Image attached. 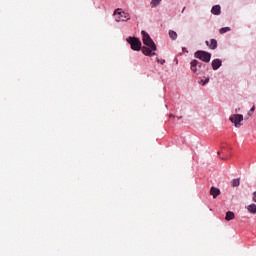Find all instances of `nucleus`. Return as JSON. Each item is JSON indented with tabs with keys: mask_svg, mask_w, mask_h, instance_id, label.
Returning <instances> with one entry per match:
<instances>
[{
	"mask_svg": "<svg viewBox=\"0 0 256 256\" xmlns=\"http://www.w3.org/2000/svg\"><path fill=\"white\" fill-rule=\"evenodd\" d=\"M141 35L142 41L144 45H146L142 48V53L147 57H155L157 53L153 51H157V45H155V42L153 41V39H151V36H149V33H147L146 31L143 30L141 32Z\"/></svg>",
	"mask_w": 256,
	"mask_h": 256,
	"instance_id": "nucleus-1",
	"label": "nucleus"
},
{
	"mask_svg": "<svg viewBox=\"0 0 256 256\" xmlns=\"http://www.w3.org/2000/svg\"><path fill=\"white\" fill-rule=\"evenodd\" d=\"M114 19L117 21V23H119L121 21H129L131 16H129V13L123 11L121 8H118L114 11Z\"/></svg>",
	"mask_w": 256,
	"mask_h": 256,
	"instance_id": "nucleus-2",
	"label": "nucleus"
},
{
	"mask_svg": "<svg viewBox=\"0 0 256 256\" xmlns=\"http://www.w3.org/2000/svg\"><path fill=\"white\" fill-rule=\"evenodd\" d=\"M194 57L200 59V61H203L204 63H209V61H211V53L203 50L196 51Z\"/></svg>",
	"mask_w": 256,
	"mask_h": 256,
	"instance_id": "nucleus-3",
	"label": "nucleus"
},
{
	"mask_svg": "<svg viewBox=\"0 0 256 256\" xmlns=\"http://www.w3.org/2000/svg\"><path fill=\"white\" fill-rule=\"evenodd\" d=\"M127 41L131 45L133 51H141V40H139V38L129 37L127 38Z\"/></svg>",
	"mask_w": 256,
	"mask_h": 256,
	"instance_id": "nucleus-4",
	"label": "nucleus"
},
{
	"mask_svg": "<svg viewBox=\"0 0 256 256\" xmlns=\"http://www.w3.org/2000/svg\"><path fill=\"white\" fill-rule=\"evenodd\" d=\"M201 67H205V64L199 62V60L191 61V71L194 72L196 75H201Z\"/></svg>",
	"mask_w": 256,
	"mask_h": 256,
	"instance_id": "nucleus-5",
	"label": "nucleus"
},
{
	"mask_svg": "<svg viewBox=\"0 0 256 256\" xmlns=\"http://www.w3.org/2000/svg\"><path fill=\"white\" fill-rule=\"evenodd\" d=\"M231 123H234L236 128L241 127V121H243V114H233L230 116Z\"/></svg>",
	"mask_w": 256,
	"mask_h": 256,
	"instance_id": "nucleus-6",
	"label": "nucleus"
},
{
	"mask_svg": "<svg viewBox=\"0 0 256 256\" xmlns=\"http://www.w3.org/2000/svg\"><path fill=\"white\" fill-rule=\"evenodd\" d=\"M210 195H212L213 199H217V197L221 195V190L219 188H216L215 186H212L210 188Z\"/></svg>",
	"mask_w": 256,
	"mask_h": 256,
	"instance_id": "nucleus-7",
	"label": "nucleus"
},
{
	"mask_svg": "<svg viewBox=\"0 0 256 256\" xmlns=\"http://www.w3.org/2000/svg\"><path fill=\"white\" fill-rule=\"evenodd\" d=\"M223 65V62L221 61V59H214L212 61V69L214 71H217V69H219V67H221Z\"/></svg>",
	"mask_w": 256,
	"mask_h": 256,
	"instance_id": "nucleus-8",
	"label": "nucleus"
},
{
	"mask_svg": "<svg viewBox=\"0 0 256 256\" xmlns=\"http://www.w3.org/2000/svg\"><path fill=\"white\" fill-rule=\"evenodd\" d=\"M206 45L207 47H209V49H212V50L217 49V41L215 39H211L210 42L206 41Z\"/></svg>",
	"mask_w": 256,
	"mask_h": 256,
	"instance_id": "nucleus-9",
	"label": "nucleus"
},
{
	"mask_svg": "<svg viewBox=\"0 0 256 256\" xmlns=\"http://www.w3.org/2000/svg\"><path fill=\"white\" fill-rule=\"evenodd\" d=\"M211 13L213 15H221V6H219V5L213 6L211 9Z\"/></svg>",
	"mask_w": 256,
	"mask_h": 256,
	"instance_id": "nucleus-10",
	"label": "nucleus"
},
{
	"mask_svg": "<svg viewBox=\"0 0 256 256\" xmlns=\"http://www.w3.org/2000/svg\"><path fill=\"white\" fill-rule=\"evenodd\" d=\"M225 219L226 221H233V219H235V213H233L232 211H228L226 213Z\"/></svg>",
	"mask_w": 256,
	"mask_h": 256,
	"instance_id": "nucleus-11",
	"label": "nucleus"
},
{
	"mask_svg": "<svg viewBox=\"0 0 256 256\" xmlns=\"http://www.w3.org/2000/svg\"><path fill=\"white\" fill-rule=\"evenodd\" d=\"M248 212L252 213V215H255L256 213V204H250L247 206Z\"/></svg>",
	"mask_w": 256,
	"mask_h": 256,
	"instance_id": "nucleus-12",
	"label": "nucleus"
},
{
	"mask_svg": "<svg viewBox=\"0 0 256 256\" xmlns=\"http://www.w3.org/2000/svg\"><path fill=\"white\" fill-rule=\"evenodd\" d=\"M239 185H241V179L240 178H236L232 180V187H239Z\"/></svg>",
	"mask_w": 256,
	"mask_h": 256,
	"instance_id": "nucleus-13",
	"label": "nucleus"
},
{
	"mask_svg": "<svg viewBox=\"0 0 256 256\" xmlns=\"http://www.w3.org/2000/svg\"><path fill=\"white\" fill-rule=\"evenodd\" d=\"M169 37L170 39H172L173 41H175V39H177V32L170 30L169 31Z\"/></svg>",
	"mask_w": 256,
	"mask_h": 256,
	"instance_id": "nucleus-14",
	"label": "nucleus"
},
{
	"mask_svg": "<svg viewBox=\"0 0 256 256\" xmlns=\"http://www.w3.org/2000/svg\"><path fill=\"white\" fill-rule=\"evenodd\" d=\"M160 4H161V0H152L151 3H150L152 8L153 7H158V5H160Z\"/></svg>",
	"mask_w": 256,
	"mask_h": 256,
	"instance_id": "nucleus-15",
	"label": "nucleus"
},
{
	"mask_svg": "<svg viewBox=\"0 0 256 256\" xmlns=\"http://www.w3.org/2000/svg\"><path fill=\"white\" fill-rule=\"evenodd\" d=\"M228 31H231L230 27H224L220 29V34L223 35V33H228Z\"/></svg>",
	"mask_w": 256,
	"mask_h": 256,
	"instance_id": "nucleus-16",
	"label": "nucleus"
},
{
	"mask_svg": "<svg viewBox=\"0 0 256 256\" xmlns=\"http://www.w3.org/2000/svg\"><path fill=\"white\" fill-rule=\"evenodd\" d=\"M253 113H255V106H252V108L248 112V115L251 116V115H253Z\"/></svg>",
	"mask_w": 256,
	"mask_h": 256,
	"instance_id": "nucleus-17",
	"label": "nucleus"
},
{
	"mask_svg": "<svg viewBox=\"0 0 256 256\" xmlns=\"http://www.w3.org/2000/svg\"><path fill=\"white\" fill-rule=\"evenodd\" d=\"M253 201L256 203V192L253 193Z\"/></svg>",
	"mask_w": 256,
	"mask_h": 256,
	"instance_id": "nucleus-18",
	"label": "nucleus"
},
{
	"mask_svg": "<svg viewBox=\"0 0 256 256\" xmlns=\"http://www.w3.org/2000/svg\"><path fill=\"white\" fill-rule=\"evenodd\" d=\"M169 117H170V118H171V117H175V115H173V114H170V115H169Z\"/></svg>",
	"mask_w": 256,
	"mask_h": 256,
	"instance_id": "nucleus-19",
	"label": "nucleus"
},
{
	"mask_svg": "<svg viewBox=\"0 0 256 256\" xmlns=\"http://www.w3.org/2000/svg\"><path fill=\"white\" fill-rule=\"evenodd\" d=\"M160 63L164 64V63H165V60H163V61H160Z\"/></svg>",
	"mask_w": 256,
	"mask_h": 256,
	"instance_id": "nucleus-20",
	"label": "nucleus"
},
{
	"mask_svg": "<svg viewBox=\"0 0 256 256\" xmlns=\"http://www.w3.org/2000/svg\"><path fill=\"white\" fill-rule=\"evenodd\" d=\"M205 83H209V79H207V80L205 81Z\"/></svg>",
	"mask_w": 256,
	"mask_h": 256,
	"instance_id": "nucleus-21",
	"label": "nucleus"
},
{
	"mask_svg": "<svg viewBox=\"0 0 256 256\" xmlns=\"http://www.w3.org/2000/svg\"><path fill=\"white\" fill-rule=\"evenodd\" d=\"M235 111H236V113H237V112L239 111V109H236Z\"/></svg>",
	"mask_w": 256,
	"mask_h": 256,
	"instance_id": "nucleus-22",
	"label": "nucleus"
},
{
	"mask_svg": "<svg viewBox=\"0 0 256 256\" xmlns=\"http://www.w3.org/2000/svg\"><path fill=\"white\" fill-rule=\"evenodd\" d=\"M157 62L160 63L159 59H157Z\"/></svg>",
	"mask_w": 256,
	"mask_h": 256,
	"instance_id": "nucleus-23",
	"label": "nucleus"
}]
</instances>
